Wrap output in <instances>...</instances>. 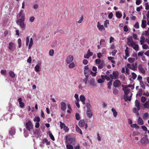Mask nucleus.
<instances>
[{
  "label": "nucleus",
  "instance_id": "63",
  "mask_svg": "<svg viewBox=\"0 0 149 149\" xmlns=\"http://www.w3.org/2000/svg\"><path fill=\"white\" fill-rule=\"evenodd\" d=\"M128 30V29L127 25L125 26L124 27L123 30L124 31L127 32Z\"/></svg>",
  "mask_w": 149,
  "mask_h": 149
},
{
  "label": "nucleus",
  "instance_id": "38",
  "mask_svg": "<svg viewBox=\"0 0 149 149\" xmlns=\"http://www.w3.org/2000/svg\"><path fill=\"white\" fill-rule=\"evenodd\" d=\"M135 58H129L128 59V61L130 63H132L134 62Z\"/></svg>",
  "mask_w": 149,
  "mask_h": 149
},
{
  "label": "nucleus",
  "instance_id": "20",
  "mask_svg": "<svg viewBox=\"0 0 149 149\" xmlns=\"http://www.w3.org/2000/svg\"><path fill=\"white\" fill-rule=\"evenodd\" d=\"M137 123L138 124L141 125H143V119L141 117H139V118L138 120Z\"/></svg>",
  "mask_w": 149,
  "mask_h": 149
},
{
  "label": "nucleus",
  "instance_id": "24",
  "mask_svg": "<svg viewBox=\"0 0 149 149\" xmlns=\"http://www.w3.org/2000/svg\"><path fill=\"white\" fill-rule=\"evenodd\" d=\"M75 129L76 131L77 132H78L81 134H82V132L81 130L77 125H76Z\"/></svg>",
  "mask_w": 149,
  "mask_h": 149
},
{
  "label": "nucleus",
  "instance_id": "27",
  "mask_svg": "<svg viewBox=\"0 0 149 149\" xmlns=\"http://www.w3.org/2000/svg\"><path fill=\"white\" fill-rule=\"evenodd\" d=\"M43 143H46L47 145H49L50 144V142L46 138H45L43 141Z\"/></svg>",
  "mask_w": 149,
  "mask_h": 149
},
{
  "label": "nucleus",
  "instance_id": "28",
  "mask_svg": "<svg viewBox=\"0 0 149 149\" xmlns=\"http://www.w3.org/2000/svg\"><path fill=\"white\" fill-rule=\"evenodd\" d=\"M143 106L145 108H149V99L144 104Z\"/></svg>",
  "mask_w": 149,
  "mask_h": 149
},
{
  "label": "nucleus",
  "instance_id": "53",
  "mask_svg": "<svg viewBox=\"0 0 149 149\" xmlns=\"http://www.w3.org/2000/svg\"><path fill=\"white\" fill-rule=\"evenodd\" d=\"M54 53V51L52 49H51L49 51V55L51 56H52L53 55V54Z\"/></svg>",
  "mask_w": 149,
  "mask_h": 149
},
{
  "label": "nucleus",
  "instance_id": "33",
  "mask_svg": "<svg viewBox=\"0 0 149 149\" xmlns=\"http://www.w3.org/2000/svg\"><path fill=\"white\" fill-rule=\"evenodd\" d=\"M66 147L67 149H74L73 146L71 144H67Z\"/></svg>",
  "mask_w": 149,
  "mask_h": 149
},
{
  "label": "nucleus",
  "instance_id": "15",
  "mask_svg": "<svg viewBox=\"0 0 149 149\" xmlns=\"http://www.w3.org/2000/svg\"><path fill=\"white\" fill-rule=\"evenodd\" d=\"M127 66L130 68L131 69H132L133 70H135L136 69V66L134 64H131L130 63L127 64Z\"/></svg>",
  "mask_w": 149,
  "mask_h": 149
},
{
  "label": "nucleus",
  "instance_id": "7",
  "mask_svg": "<svg viewBox=\"0 0 149 149\" xmlns=\"http://www.w3.org/2000/svg\"><path fill=\"white\" fill-rule=\"evenodd\" d=\"M121 85L120 81L118 80H115L113 83V86L116 88H118Z\"/></svg>",
  "mask_w": 149,
  "mask_h": 149
},
{
  "label": "nucleus",
  "instance_id": "37",
  "mask_svg": "<svg viewBox=\"0 0 149 149\" xmlns=\"http://www.w3.org/2000/svg\"><path fill=\"white\" fill-rule=\"evenodd\" d=\"M111 110L113 112V116L115 117H116L117 115V112L116 110L113 108H112Z\"/></svg>",
  "mask_w": 149,
  "mask_h": 149
},
{
  "label": "nucleus",
  "instance_id": "35",
  "mask_svg": "<svg viewBox=\"0 0 149 149\" xmlns=\"http://www.w3.org/2000/svg\"><path fill=\"white\" fill-rule=\"evenodd\" d=\"M33 121L34 122H39L40 121V119L39 116H36L33 119Z\"/></svg>",
  "mask_w": 149,
  "mask_h": 149
},
{
  "label": "nucleus",
  "instance_id": "39",
  "mask_svg": "<svg viewBox=\"0 0 149 149\" xmlns=\"http://www.w3.org/2000/svg\"><path fill=\"white\" fill-rule=\"evenodd\" d=\"M132 48L134 49L136 51L139 50V46L138 45H136L135 44Z\"/></svg>",
  "mask_w": 149,
  "mask_h": 149
},
{
  "label": "nucleus",
  "instance_id": "55",
  "mask_svg": "<svg viewBox=\"0 0 149 149\" xmlns=\"http://www.w3.org/2000/svg\"><path fill=\"white\" fill-rule=\"evenodd\" d=\"M60 127L61 129H62L63 128V127H64L65 125V124L63 123H62L60 121Z\"/></svg>",
  "mask_w": 149,
  "mask_h": 149
},
{
  "label": "nucleus",
  "instance_id": "44",
  "mask_svg": "<svg viewBox=\"0 0 149 149\" xmlns=\"http://www.w3.org/2000/svg\"><path fill=\"white\" fill-rule=\"evenodd\" d=\"M57 32H58L60 33V34L59 35H60L63 34V32L62 29H60L59 30H57V31H56L54 33V34H56Z\"/></svg>",
  "mask_w": 149,
  "mask_h": 149
},
{
  "label": "nucleus",
  "instance_id": "3",
  "mask_svg": "<svg viewBox=\"0 0 149 149\" xmlns=\"http://www.w3.org/2000/svg\"><path fill=\"white\" fill-rule=\"evenodd\" d=\"M65 143L67 144H71L74 141V139L70 134L66 135L65 137Z\"/></svg>",
  "mask_w": 149,
  "mask_h": 149
},
{
  "label": "nucleus",
  "instance_id": "9",
  "mask_svg": "<svg viewBox=\"0 0 149 149\" xmlns=\"http://www.w3.org/2000/svg\"><path fill=\"white\" fill-rule=\"evenodd\" d=\"M17 101L19 102V107L22 108H23L25 106L24 103L22 102V99L21 97H19L17 100Z\"/></svg>",
  "mask_w": 149,
  "mask_h": 149
},
{
  "label": "nucleus",
  "instance_id": "16",
  "mask_svg": "<svg viewBox=\"0 0 149 149\" xmlns=\"http://www.w3.org/2000/svg\"><path fill=\"white\" fill-rule=\"evenodd\" d=\"M79 98L80 100L82 102V104H85L86 98L84 96V95H81L80 96Z\"/></svg>",
  "mask_w": 149,
  "mask_h": 149
},
{
  "label": "nucleus",
  "instance_id": "5",
  "mask_svg": "<svg viewBox=\"0 0 149 149\" xmlns=\"http://www.w3.org/2000/svg\"><path fill=\"white\" fill-rule=\"evenodd\" d=\"M88 84L89 85L91 88H93L96 86L95 84V81L94 79L91 78L90 80H88Z\"/></svg>",
  "mask_w": 149,
  "mask_h": 149
},
{
  "label": "nucleus",
  "instance_id": "56",
  "mask_svg": "<svg viewBox=\"0 0 149 149\" xmlns=\"http://www.w3.org/2000/svg\"><path fill=\"white\" fill-rule=\"evenodd\" d=\"M109 20H106L104 23V26L106 28H107V24H109Z\"/></svg>",
  "mask_w": 149,
  "mask_h": 149
},
{
  "label": "nucleus",
  "instance_id": "51",
  "mask_svg": "<svg viewBox=\"0 0 149 149\" xmlns=\"http://www.w3.org/2000/svg\"><path fill=\"white\" fill-rule=\"evenodd\" d=\"M86 107L87 109H88L87 110H89L91 109V105L89 103H86Z\"/></svg>",
  "mask_w": 149,
  "mask_h": 149
},
{
  "label": "nucleus",
  "instance_id": "64",
  "mask_svg": "<svg viewBox=\"0 0 149 149\" xmlns=\"http://www.w3.org/2000/svg\"><path fill=\"white\" fill-rule=\"evenodd\" d=\"M145 9L146 10H148L149 9V5L148 3H146L145 4Z\"/></svg>",
  "mask_w": 149,
  "mask_h": 149
},
{
  "label": "nucleus",
  "instance_id": "31",
  "mask_svg": "<svg viewBox=\"0 0 149 149\" xmlns=\"http://www.w3.org/2000/svg\"><path fill=\"white\" fill-rule=\"evenodd\" d=\"M145 40V38L143 36H141V40H140V44L141 45H143L144 44Z\"/></svg>",
  "mask_w": 149,
  "mask_h": 149
},
{
  "label": "nucleus",
  "instance_id": "18",
  "mask_svg": "<svg viewBox=\"0 0 149 149\" xmlns=\"http://www.w3.org/2000/svg\"><path fill=\"white\" fill-rule=\"evenodd\" d=\"M135 106L137 108V111L140 109V103L139 100H136L135 102Z\"/></svg>",
  "mask_w": 149,
  "mask_h": 149
},
{
  "label": "nucleus",
  "instance_id": "4",
  "mask_svg": "<svg viewBox=\"0 0 149 149\" xmlns=\"http://www.w3.org/2000/svg\"><path fill=\"white\" fill-rule=\"evenodd\" d=\"M25 127L26 129L29 131L32 130L33 128V125L30 120H29L26 123Z\"/></svg>",
  "mask_w": 149,
  "mask_h": 149
},
{
  "label": "nucleus",
  "instance_id": "49",
  "mask_svg": "<svg viewBox=\"0 0 149 149\" xmlns=\"http://www.w3.org/2000/svg\"><path fill=\"white\" fill-rule=\"evenodd\" d=\"M84 15H81V19L79 20L78 21L77 23L79 24L81 23L83 21L84 19Z\"/></svg>",
  "mask_w": 149,
  "mask_h": 149
},
{
  "label": "nucleus",
  "instance_id": "10",
  "mask_svg": "<svg viewBox=\"0 0 149 149\" xmlns=\"http://www.w3.org/2000/svg\"><path fill=\"white\" fill-rule=\"evenodd\" d=\"M138 69L139 72H140L142 73L143 74H145V71L144 68L143 67V66L141 65H139Z\"/></svg>",
  "mask_w": 149,
  "mask_h": 149
},
{
  "label": "nucleus",
  "instance_id": "11",
  "mask_svg": "<svg viewBox=\"0 0 149 149\" xmlns=\"http://www.w3.org/2000/svg\"><path fill=\"white\" fill-rule=\"evenodd\" d=\"M84 74H89V72L91 71L89 69L88 67V65L84 67Z\"/></svg>",
  "mask_w": 149,
  "mask_h": 149
},
{
  "label": "nucleus",
  "instance_id": "19",
  "mask_svg": "<svg viewBox=\"0 0 149 149\" xmlns=\"http://www.w3.org/2000/svg\"><path fill=\"white\" fill-rule=\"evenodd\" d=\"M146 21L145 20H142L141 24V27L143 28H144L146 27Z\"/></svg>",
  "mask_w": 149,
  "mask_h": 149
},
{
  "label": "nucleus",
  "instance_id": "6",
  "mask_svg": "<svg viewBox=\"0 0 149 149\" xmlns=\"http://www.w3.org/2000/svg\"><path fill=\"white\" fill-rule=\"evenodd\" d=\"M148 142V139L146 137H143L140 140V142L143 146H145L147 144Z\"/></svg>",
  "mask_w": 149,
  "mask_h": 149
},
{
  "label": "nucleus",
  "instance_id": "25",
  "mask_svg": "<svg viewBox=\"0 0 149 149\" xmlns=\"http://www.w3.org/2000/svg\"><path fill=\"white\" fill-rule=\"evenodd\" d=\"M9 75L12 78H14L15 77V74L14 72L12 71H10L9 72Z\"/></svg>",
  "mask_w": 149,
  "mask_h": 149
},
{
  "label": "nucleus",
  "instance_id": "41",
  "mask_svg": "<svg viewBox=\"0 0 149 149\" xmlns=\"http://www.w3.org/2000/svg\"><path fill=\"white\" fill-rule=\"evenodd\" d=\"M132 94H131V95L130 96V97H129L127 96H126V97H125L124 100L125 101H130L131 100V97L132 96Z\"/></svg>",
  "mask_w": 149,
  "mask_h": 149
},
{
  "label": "nucleus",
  "instance_id": "48",
  "mask_svg": "<svg viewBox=\"0 0 149 149\" xmlns=\"http://www.w3.org/2000/svg\"><path fill=\"white\" fill-rule=\"evenodd\" d=\"M148 116V113L147 112H146L143 115V118L144 119H146Z\"/></svg>",
  "mask_w": 149,
  "mask_h": 149
},
{
  "label": "nucleus",
  "instance_id": "43",
  "mask_svg": "<svg viewBox=\"0 0 149 149\" xmlns=\"http://www.w3.org/2000/svg\"><path fill=\"white\" fill-rule=\"evenodd\" d=\"M132 37V36H130L129 38H127V43H129L133 41Z\"/></svg>",
  "mask_w": 149,
  "mask_h": 149
},
{
  "label": "nucleus",
  "instance_id": "32",
  "mask_svg": "<svg viewBox=\"0 0 149 149\" xmlns=\"http://www.w3.org/2000/svg\"><path fill=\"white\" fill-rule=\"evenodd\" d=\"M113 94L114 95H116L118 94L119 91L116 88H114L113 89Z\"/></svg>",
  "mask_w": 149,
  "mask_h": 149
},
{
  "label": "nucleus",
  "instance_id": "22",
  "mask_svg": "<svg viewBox=\"0 0 149 149\" xmlns=\"http://www.w3.org/2000/svg\"><path fill=\"white\" fill-rule=\"evenodd\" d=\"M15 46V44L14 43L12 42H10L9 43L8 45V49L10 50H11L13 48V47Z\"/></svg>",
  "mask_w": 149,
  "mask_h": 149
},
{
  "label": "nucleus",
  "instance_id": "61",
  "mask_svg": "<svg viewBox=\"0 0 149 149\" xmlns=\"http://www.w3.org/2000/svg\"><path fill=\"white\" fill-rule=\"evenodd\" d=\"M1 73L2 74L5 75L6 73V70H1Z\"/></svg>",
  "mask_w": 149,
  "mask_h": 149
},
{
  "label": "nucleus",
  "instance_id": "1",
  "mask_svg": "<svg viewBox=\"0 0 149 149\" xmlns=\"http://www.w3.org/2000/svg\"><path fill=\"white\" fill-rule=\"evenodd\" d=\"M25 19V14L24 13V10H22L17 15L16 22L17 24L23 30H25L26 28V24L24 22Z\"/></svg>",
  "mask_w": 149,
  "mask_h": 149
},
{
  "label": "nucleus",
  "instance_id": "62",
  "mask_svg": "<svg viewBox=\"0 0 149 149\" xmlns=\"http://www.w3.org/2000/svg\"><path fill=\"white\" fill-rule=\"evenodd\" d=\"M63 130L65 131V132H68L69 131V128L68 127L65 125L63 127Z\"/></svg>",
  "mask_w": 149,
  "mask_h": 149
},
{
  "label": "nucleus",
  "instance_id": "58",
  "mask_svg": "<svg viewBox=\"0 0 149 149\" xmlns=\"http://www.w3.org/2000/svg\"><path fill=\"white\" fill-rule=\"evenodd\" d=\"M89 74H91L92 76L93 77H95L96 75L97 72H93L91 71L89 72Z\"/></svg>",
  "mask_w": 149,
  "mask_h": 149
},
{
  "label": "nucleus",
  "instance_id": "14",
  "mask_svg": "<svg viewBox=\"0 0 149 149\" xmlns=\"http://www.w3.org/2000/svg\"><path fill=\"white\" fill-rule=\"evenodd\" d=\"M15 133V128L13 127H12L10 128V130L9 132V134L10 136H12L14 135Z\"/></svg>",
  "mask_w": 149,
  "mask_h": 149
},
{
  "label": "nucleus",
  "instance_id": "54",
  "mask_svg": "<svg viewBox=\"0 0 149 149\" xmlns=\"http://www.w3.org/2000/svg\"><path fill=\"white\" fill-rule=\"evenodd\" d=\"M132 78L133 79H135L137 75L134 72H132Z\"/></svg>",
  "mask_w": 149,
  "mask_h": 149
},
{
  "label": "nucleus",
  "instance_id": "23",
  "mask_svg": "<svg viewBox=\"0 0 149 149\" xmlns=\"http://www.w3.org/2000/svg\"><path fill=\"white\" fill-rule=\"evenodd\" d=\"M113 74L114 77V79H116L118 75V72L117 71H113Z\"/></svg>",
  "mask_w": 149,
  "mask_h": 149
},
{
  "label": "nucleus",
  "instance_id": "13",
  "mask_svg": "<svg viewBox=\"0 0 149 149\" xmlns=\"http://www.w3.org/2000/svg\"><path fill=\"white\" fill-rule=\"evenodd\" d=\"M61 109L63 111H65L66 109V103L63 102H62L61 103Z\"/></svg>",
  "mask_w": 149,
  "mask_h": 149
},
{
  "label": "nucleus",
  "instance_id": "29",
  "mask_svg": "<svg viewBox=\"0 0 149 149\" xmlns=\"http://www.w3.org/2000/svg\"><path fill=\"white\" fill-rule=\"evenodd\" d=\"M127 44L128 46L131 47H132L136 44L134 41H133L129 43H127Z\"/></svg>",
  "mask_w": 149,
  "mask_h": 149
},
{
  "label": "nucleus",
  "instance_id": "26",
  "mask_svg": "<svg viewBox=\"0 0 149 149\" xmlns=\"http://www.w3.org/2000/svg\"><path fill=\"white\" fill-rule=\"evenodd\" d=\"M101 77L102 78H104V80L105 79H106V80L107 81H109L110 80L109 77H108L106 75H102Z\"/></svg>",
  "mask_w": 149,
  "mask_h": 149
},
{
  "label": "nucleus",
  "instance_id": "57",
  "mask_svg": "<svg viewBox=\"0 0 149 149\" xmlns=\"http://www.w3.org/2000/svg\"><path fill=\"white\" fill-rule=\"evenodd\" d=\"M134 26L136 29H139V25L138 22H136Z\"/></svg>",
  "mask_w": 149,
  "mask_h": 149
},
{
  "label": "nucleus",
  "instance_id": "36",
  "mask_svg": "<svg viewBox=\"0 0 149 149\" xmlns=\"http://www.w3.org/2000/svg\"><path fill=\"white\" fill-rule=\"evenodd\" d=\"M123 90L124 91V93L125 95H127L130 91V89H125L123 88Z\"/></svg>",
  "mask_w": 149,
  "mask_h": 149
},
{
  "label": "nucleus",
  "instance_id": "8",
  "mask_svg": "<svg viewBox=\"0 0 149 149\" xmlns=\"http://www.w3.org/2000/svg\"><path fill=\"white\" fill-rule=\"evenodd\" d=\"M73 59V56L71 55L68 56L66 58V61L68 64H69L71 63Z\"/></svg>",
  "mask_w": 149,
  "mask_h": 149
},
{
  "label": "nucleus",
  "instance_id": "45",
  "mask_svg": "<svg viewBox=\"0 0 149 149\" xmlns=\"http://www.w3.org/2000/svg\"><path fill=\"white\" fill-rule=\"evenodd\" d=\"M40 66L38 65H37L35 67V70L37 72H38L39 71Z\"/></svg>",
  "mask_w": 149,
  "mask_h": 149
},
{
  "label": "nucleus",
  "instance_id": "30",
  "mask_svg": "<svg viewBox=\"0 0 149 149\" xmlns=\"http://www.w3.org/2000/svg\"><path fill=\"white\" fill-rule=\"evenodd\" d=\"M128 49V47H127L126 48V49L125 50V55L126 56H127V57H129V56Z\"/></svg>",
  "mask_w": 149,
  "mask_h": 149
},
{
  "label": "nucleus",
  "instance_id": "42",
  "mask_svg": "<svg viewBox=\"0 0 149 149\" xmlns=\"http://www.w3.org/2000/svg\"><path fill=\"white\" fill-rule=\"evenodd\" d=\"M49 136L50 137V139L53 141L55 140V138L54 136L52 133L50 132H49Z\"/></svg>",
  "mask_w": 149,
  "mask_h": 149
},
{
  "label": "nucleus",
  "instance_id": "40",
  "mask_svg": "<svg viewBox=\"0 0 149 149\" xmlns=\"http://www.w3.org/2000/svg\"><path fill=\"white\" fill-rule=\"evenodd\" d=\"M131 127H132L134 128H135L136 129L139 128V126L136 124H133L131 125Z\"/></svg>",
  "mask_w": 149,
  "mask_h": 149
},
{
  "label": "nucleus",
  "instance_id": "12",
  "mask_svg": "<svg viewBox=\"0 0 149 149\" xmlns=\"http://www.w3.org/2000/svg\"><path fill=\"white\" fill-rule=\"evenodd\" d=\"M86 114L87 117L89 118H91L92 117L93 115V112L91 110H87Z\"/></svg>",
  "mask_w": 149,
  "mask_h": 149
},
{
  "label": "nucleus",
  "instance_id": "46",
  "mask_svg": "<svg viewBox=\"0 0 149 149\" xmlns=\"http://www.w3.org/2000/svg\"><path fill=\"white\" fill-rule=\"evenodd\" d=\"M112 80H110L107 84L108 88L110 89L111 88V86L112 85Z\"/></svg>",
  "mask_w": 149,
  "mask_h": 149
},
{
  "label": "nucleus",
  "instance_id": "60",
  "mask_svg": "<svg viewBox=\"0 0 149 149\" xmlns=\"http://www.w3.org/2000/svg\"><path fill=\"white\" fill-rule=\"evenodd\" d=\"M104 81V78H102V79H99L98 80V82L99 83H103Z\"/></svg>",
  "mask_w": 149,
  "mask_h": 149
},
{
  "label": "nucleus",
  "instance_id": "50",
  "mask_svg": "<svg viewBox=\"0 0 149 149\" xmlns=\"http://www.w3.org/2000/svg\"><path fill=\"white\" fill-rule=\"evenodd\" d=\"M140 84L141 86V87H142L143 88H145V86L144 84V83L143 81H140Z\"/></svg>",
  "mask_w": 149,
  "mask_h": 149
},
{
  "label": "nucleus",
  "instance_id": "52",
  "mask_svg": "<svg viewBox=\"0 0 149 149\" xmlns=\"http://www.w3.org/2000/svg\"><path fill=\"white\" fill-rule=\"evenodd\" d=\"M75 118L77 120H79L80 118L79 114L76 113L75 114Z\"/></svg>",
  "mask_w": 149,
  "mask_h": 149
},
{
  "label": "nucleus",
  "instance_id": "2",
  "mask_svg": "<svg viewBox=\"0 0 149 149\" xmlns=\"http://www.w3.org/2000/svg\"><path fill=\"white\" fill-rule=\"evenodd\" d=\"M95 63L98 64V68L99 69H102L105 65L104 61L103 60L101 61L100 59H96L95 60Z\"/></svg>",
  "mask_w": 149,
  "mask_h": 149
},
{
  "label": "nucleus",
  "instance_id": "59",
  "mask_svg": "<svg viewBox=\"0 0 149 149\" xmlns=\"http://www.w3.org/2000/svg\"><path fill=\"white\" fill-rule=\"evenodd\" d=\"M146 98L145 97H144V96H142L141 97V101L142 102L144 103V102H145V101L146 100Z\"/></svg>",
  "mask_w": 149,
  "mask_h": 149
},
{
  "label": "nucleus",
  "instance_id": "47",
  "mask_svg": "<svg viewBox=\"0 0 149 149\" xmlns=\"http://www.w3.org/2000/svg\"><path fill=\"white\" fill-rule=\"evenodd\" d=\"M75 65L74 63H70L69 65V68H72L74 67Z\"/></svg>",
  "mask_w": 149,
  "mask_h": 149
},
{
  "label": "nucleus",
  "instance_id": "34",
  "mask_svg": "<svg viewBox=\"0 0 149 149\" xmlns=\"http://www.w3.org/2000/svg\"><path fill=\"white\" fill-rule=\"evenodd\" d=\"M116 17L118 18H120L122 16V14L119 12H116Z\"/></svg>",
  "mask_w": 149,
  "mask_h": 149
},
{
  "label": "nucleus",
  "instance_id": "17",
  "mask_svg": "<svg viewBox=\"0 0 149 149\" xmlns=\"http://www.w3.org/2000/svg\"><path fill=\"white\" fill-rule=\"evenodd\" d=\"M85 125V121L83 119L81 120L79 122V125L80 127H82Z\"/></svg>",
  "mask_w": 149,
  "mask_h": 149
},
{
  "label": "nucleus",
  "instance_id": "21",
  "mask_svg": "<svg viewBox=\"0 0 149 149\" xmlns=\"http://www.w3.org/2000/svg\"><path fill=\"white\" fill-rule=\"evenodd\" d=\"M97 27L99 30H102L104 29V26L103 25H101L99 22H98L97 24Z\"/></svg>",
  "mask_w": 149,
  "mask_h": 149
}]
</instances>
